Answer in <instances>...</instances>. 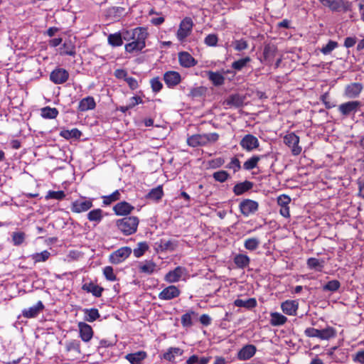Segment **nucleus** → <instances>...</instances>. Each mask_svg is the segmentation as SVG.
I'll return each instance as SVG.
<instances>
[{
	"label": "nucleus",
	"instance_id": "5fc2aeb1",
	"mask_svg": "<svg viewBox=\"0 0 364 364\" xmlns=\"http://www.w3.org/2000/svg\"><path fill=\"white\" fill-rule=\"evenodd\" d=\"M213 178L215 181L223 183L230 178V174L224 170H220L213 173Z\"/></svg>",
	"mask_w": 364,
	"mask_h": 364
},
{
	"label": "nucleus",
	"instance_id": "f704fd0d",
	"mask_svg": "<svg viewBox=\"0 0 364 364\" xmlns=\"http://www.w3.org/2000/svg\"><path fill=\"white\" fill-rule=\"evenodd\" d=\"M84 320L88 322H93L100 318L99 311L95 308L84 309Z\"/></svg>",
	"mask_w": 364,
	"mask_h": 364
},
{
	"label": "nucleus",
	"instance_id": "5701e85b",
	"mask_svg": "<svg viewBox=\"0 0 364 364\" xmlns=\"http://www.w3.org/2000/svg\"><path fill=\"white\" fill-rule=\"evenodd\" d=\"M183 353V350L180 348L171 347L163 353L161 358L171 363H175L176 357L181 356Z\"/></svg>",
	"mask_w": 364,
	"mask_h": 364
},
{
	"label": "nucleus",
	"instance_id": "a18cd8bd",
	"mask_svg": "<svg viewBox=\"0 0 364 364\" xmlns=\"http://www.w3.org/2000/svg\"><path fill=\"white\" fill-rule=\"evenodd\" d=\"M125 8L122 6H112L107 10V14L109 16L113 18H119L124 15Z\"/></svg>",
	"mask_w": 364,
	"mask_h": 364
},
{
	"label": "nucleus",
	"instance_id": "c85d7f7f",
	"mask_svg": "<svg viewBox=\"0 0 364 364\" xmlns=\"http://www.w3.org/2000/svg\"><path fill=\"white\" fill-rule=\"evenodd\" d=\"M82 289L88 293H92L95 297H100L103 291V288L95 284L92 282L85 283Z\"/></svg>",
	"mask_w": 364,
	"mask_h": 364
},
{
	"label": "nucleus",
	"instance_id": "13d9d810",
	"mask_svg": "<svg viewBox=\"0 0 364 364\" xmlns=\"http://www.w3.org/2000/svg\"><path fill=\"white\" fill-rule=\"evenodd\" d=\"M68 352L75 350L78 353H80V343L79 341L73 340L66 343L65 346Z\"/></svg>",
	"mask_w": 364,
	"mask_h": 364
},
{
	"label": "nucleus",
	"instance_id": "6e6d98bb",
	"mask_svg": "<svg viewBox=\"0 0 364 364\" xmlns=\"http://www.w3.org/2000/svg\"><path fill=\"white\" fill-rule=\"evenodd\" d=\"M177 246V243L172 240H161L159 247L164 250H174Z\"/></svg>",
	"mask_w": 364,
	"mask_h": 364
},
{
	"label": "nucleus",
	"instance_id": "c756f323",
	"mask_svg": "<svg viewBox=\"0 0 364 364\" xmlns=\"http://www.w3.org/2000/svg\"><path fill=\"white\" fill-rule=\"evenodd\" d=\"M146 357V353L144 351H138L134 353L126 355L125 358L131 364H140Z\"/></svg>",
	"mask_w": 364,
	"mask_h": 364
},
{
	"label": "nucleus",
	"instance_id": "69168bd1",
	"mask_svg": "<svg viewBox=\"0 0 364 364\" xmlns=\"http://www.w3.org/2000/svg\"><path fill=\"white\" fill-rule=\"evenodd\" d=\"M234 48L237 51H242L248 48V43L243 39L236 40L233 42Z\"/></svg>",
	"mask_w": 364,
	"mask_h": 364
},
{
	"label": "nucleus",
	"instance_id": "c9c22d12",
	"mask_svg": "<svg viewBox=\"0 0 364 364\" xmlns=\"http://www.w3.org/2000/svg\"><path fill=\"white\" fill-rule=\"evenodd\" d=\"M234 262L238 268L244 269L249 266L250 259L247 255L238 254L234 257Z\"/></svg>",
	"mask_w": 364,
	"mask_h": 364
},
{
	"label": "nucleus",
	"instance_id": "e433bc0d",
	"mask_svg": "<svg viewBox=\"0 0 364 364\" xmlns=\"http://www.w3.org/2000/svg\"><path fill=\"white\" fill-rule=\"evenodd\" d=\"M82 132L77 128L72 129L71 130L64 129L60 132V136L65 139L80 138Z\"/></svg>",
	"mask_w": 364,
	"mask_h": 364
},
{
	"label": "nucleus",
	"instance_id": "412c9836",
	"mask_svg": "<svg viewBox=\"0 0 364 364\" xmlns=\"http://www.w3.org/2000/svg\"><path fill=\"white\" fill-rule=\"evenodd\" d=\"M60 54L61 55L75 56L76 54V48L75 42L71 39H67L64 41L60 48Z\"/></svg>",
	"mask_w": 364,
	"mask_h": 364
},
{
	"label": "nucleus",
	"instance_id": "9d476101",
	"mask_svg": "<svg viewBox=\"0 0 364 364\" xmlns=\"http://www.w3.org/2000/svg\"><path fill=\"white\" fill-rule=\"evenodd\" d=\"M92 200L91 199L85 200L84 198L76 200L71 204V210L73 213H80L87 211L92 207Z\"/></svg>",
	"mask_w": 364,
	"mask_h": 364
},
{
	"label": "nucleus",
	"instance_id": "f257e3e1",
	"mask_svg": "<svg viewBox=\"0 0 364 364\" xmlns=\"http://www.w3.org/2000/svg\"><path fill=\"white\" fill-rule=\"evenodd\" d=\"M139 223L136 216H128L117 220L116 226L124 235L128 236L136 232Z\"/></svg>",
	"mask_w": 364,
	"mask_h": 364
},
{
	"label": "nucleus",
	"instance_id": "680f3d73",
	"mask_svg": "<svg viewBox=\"0 0 364 364\" xmlns=\"http://www.w3.org/2000/svg\"><path fill=\"white\" fill-rule=\"evenodd\" d=\"M103 274L105 278L111 282L117 280V277L114 273L113 268L110 266H107L103 269Z\"/></svg>",
	"mask_w": 364,
	"mask_h": 364
},
{
	"label": "nucleus",
	"instance_id": "39448f33",
	"mask_svg": "<svg viewBox=\"0 0 364 364\" xmlns=\"http://www.w3.org/2000/svg\"><path fill=\"white\" fill-rule=\"evenodd\" d=\"M193 26V23L191 18L186 17L181 21L177 31V38L180 41H183L191 34Z\"/></svg>",
	"mask_w": 364,
	"mask_h": 364
},
{
	"label": "nucleus",
	"instance_id": "e2e57ef3",
	"mask_svg": "<svg viewBox=\"0 0 364 364\" xmlns=\"http://www.w3.org/2000/svg\"><path fill=\"white\" fill-rule=\"evenodd\" d=\"M338 46V43L336 41H330L328 43L324 46L321 51L324 55L329 54L333 50H334Z\"/></svg>",
	"mask_w": 364,
	"mask_h": 364
},
{
	"label": "nucleus",
	"instance_id": "aec40b11",
	"mask_svg": "<svg viewBox=\"0 0 364 364\" xmlns=\"http://www.w3.org/2000/svg\"><path fill=\"white\" fill-rule=\"evenodd\" d=\"M281 308L285 314L295 316L299 308V303L295 300H287L282 303Z\"/></svg>",
	"mask_w": 364,
	"mask_h": 364
},
{
	"label": "nucleus",
	"instance_id": "4468645a",
	"mask_svg": "<svg viewBox=\"0 0 364 364\" xmlns=\"http://www.w3.org/2000/svg\"><path fill=\"white\" fill-rule=\"evenodd\" d=\"M78 328L80 338L84 342H89L93 336L92 327L85 322H79Z\"/></svg>",
	"mask_w": 364,
	"mask_h": 364
},
{
	"label": "nucleus",
	"instance_id": "4d7b16f0",
	"mask_svg": "<svg viewBox=\"0 0 364 364\" xmlns=\"http://www.w3.org/2000/svg\"><path fill=\"white\" fill-rule=\"evenodd\" d=\"M65 197V193L63 191H49L46 196V199H56V200H63Z\"/></svg>",
	"mask_w": 364,
	"mask_h": 364
},
{
	"label": "nucleus",
	"instance_id": "8fccbe9b",
	"mask_svg": "<svg viewBox=\"0 0 364 364\" xmlns=\"http://www.w3.org/2000/svg\"><path fill=\"white\" fill-rule=\"evenodd\" d=\"M227 105L239 107L243 104V98L238 94L230 95L226 100Z\"/></svg>",
	"mask_w": 364,
	"mask_h": 364
},
{
	"label": "nucleus",
	"instance_id": "f3484780",
	"mask_svg": "<svg viewBox=\"0 0 364 364\" xmlns=\"http://www.w3.org/2000/svg\"><path fill=\"white\" fill-rule=\"evenodd\" d=\"M186 273V269L182 267H177L173 270L169 271L165 276V280L169 283L177 282Z\"/></svg>",
	"mask_w": 364,
	"mask_h": 364
},
{
	"label": "nucleus",
	"instance_id": "9b49d317",
	"mask_svg": "<svg viewBox=\"0 0 364 364\" xmlns=\"http://www.w3.org/2000/svg\"><path fill=\"white\" fill-rule=\"evenodd\" d=\"M69 77L68 72L64 68H55L50 75V80L55 84H63Z\"/></svg>",
	"mask_w": 364,
	"mask_h": 364
},
{
	"label": "nucleus",
	"instance_id": "3c124183",
	"mask_svg": "<svg viewBox=\"0 0 364 364\" xmlns=\"http://www.w3.org/2000/svg\"><path fill=\"white\" fill-rule=\"evenodd\" d=\"M251 61V58L249 56L239 59L232 63V68L235 70L240 71Z\"/></svg>",
	"mask_w": 364,
	"mask_h": 364
},
{
	"label": "nucleus",
	"instance_id": "20e7f679",
	"mask_svg": "<svg viewBox=\"0 0 364 364\" xmlns=\"http://www.w3.org/2000/svg\"><path fill=\"white\" fill-rule=\"evenodd\" d=\"M363 106L360 101H349L341 104L338 106V111L344 117L354 115Z\"/></svg>",
	"mask_w": 364,
	"mask_h": 364
},
{
	"label": "nucleus",
	"instance_id": "b1692460",
	"mask_svg": "<svg viewBox=\"0 0 364 364\" xmlns=\"http://www.w3.org/2000/svg\"><path fill=\"white\" fill-rule=\"evenodd\" d=\"M134 208L129 203L123 201L117 203L114 206L113 210L117 215H126L130 213L134 210Z\"/></svg>",
	"mask_w": 364,
	"mask_h": 364
},
{
	"label": "nucleus",
	"instance_id": "864d4df0",
	"mask_svg": "<svg viewBox=\"0 0 364 364\" xmlns=\"http://www.w3.org/2000/svg\"><path fill=\"white\" fill-rule=\"evenodd\" d=\"M149 249V245L146 242H141L137 244V247L134 249V255L136 257H141Z\"/></svg>",
	"mask_w": 364,
	"mask_h": 364
},
{
	"label": "nucleus",
	"instance_id": "de8ad7c7",
	"mask_svg": "<svg viewBox=\"0 0 364 364\" xmlns=\"http://www.w3.org/2000/svg\"><path fill=\"white\" fill-rule=\"evenodd\" d=\"M50 256V253L48 250H44L39 253H34L31 255V259L35 263L46 262Z\"/></svg>",
	"mask_w": 364,
	"mask_h": 364
},
{
	"label": "nucleus",
	"instance_id": "7c9ffc66",
	"mask_svg": "<svg viewBox=\"0 0 364 364\" xmlns=\"http://www.w3.org/2000/svg\"><path fill=\"white\" fill-rule=\"evenodd\" d=\"M207 75L215 86H220L225 82V77L219 72L208 71Z\"/></svg>",
	"mask_w": 364,
	"mask_h": 364
},
{
	"label": "nucleus",
	"instance_id": "7ed1b4c3",
	"mask_svg": "<svg viewBox=\"0 0 364 364\" xmlns=\"http://www.w3.org/2000/svg\"><path fill=\"white\" fill-rule=\"evenodd\" d=\"M146 30L140 32L132 41L125 44V51L129 53H139L146 47V39L148 37Z\"/></svg>",
	"mask_w": 364,
	"mask_h": 364
},
{
	"label": "nucleus",
	"instance_id": "37998d69",
	"mask_svg": "<svg viewBox=\"0 0 364 364\" xmlns=\"http://www.w3.org/2000/svg\"><path fill=\"white\" fill-rule=\"evenodd\" d=\"M234 304L238 307H245L247 309H251L257 305V301L255 299L251 298L246 300L237 299L234 301Z\"/></svg>",
	"mask_w": 364,
	"mask_h": 364
},
{
	"label": "nucleus",
	"instance_id": "0eeeda50",
	"mask_svg": "<svg viewBox=\"0 0 364 364\" xmlns=\"http://www.w3.org/2000/svg\"><path fill=\"white\" fill-rule=\"evenodd\" d=\"M284 142L291 149V153L293 155L297 156L301 154L302 149L299 146V137L294 133L291 132L287 134L284 137Z\"/></svg>",
	"mask_w": 364,
	"mask_h": 364
},
{
	"label": "nucleus",
	"instance_id": "0e129e2a",
	"mask_svg": "<svg viewBox=\"0 0 364 364\" xmlns=\"http://www.w3.org/2000/svg\"><path fill=\"white\" fill-rule=\"evenodd\" d=\"M206 89L203 87H196L191 90L189 95L192 97H199L204 95Z\"/></svg>",
	"mask_w": 364,
	"mask_h": 364
},
{
	"label": "nucleus",
	"instance_id": "423d86ee",
	"mask_svg": "<svg viewBox=\"0 0 364 364\" xmlns=\"http://www.w3.org/2000/svg\"><path fill=\"white\" fill-rule=\"evenodd\" d=\"M132 253V249L129 247H122L113 252L109 255V262L112 264H119L124 262Z\"/></svg>",
	"mask_w": 364,
	"mask_h": 364
},
{
	"label": "nucleus",
	"instance_id": "6e6552de",
	"mask_svg": "<svg viewBox=\"0 0 364 364\" xmlns=\"http://www.w3.org/2000/svg\"><path fill=\"white\" fill-rule=\"evenodd\" d=\"M240 145L244 150L250 152L259 147V142L256 136L248 134L242 137L240 141Z\"/></svg>",
	"mask_w": 364,
	"mask_h": 364
},
{
	"label": "nucleus",
	"instance_id": "774afa93",
	"mask_svg": "<svg viewBox=\"0 0 364 364\" xmlns=\"http://www.w3.org/2000/svg\"><path fill=\"white\" fill-rule=\"evenodd\" d=\"M150 82H151V89H152L153 92H159L163 87V85L160 82L159 77H154V78L151 79Z\"/></svg>",
	"mask_w": 364,
	"mask_h": 364
},
{
	"label": "nucleus",
	"instance_id": "79ce46f5",
	"mask_svg": "<svg viewBox=\"0 0 364 364\" xmlns=\"http://www.w3.org/2000/svg\"><path fill=\"white\" fill-rule=\"evenodd\" d=\"M164 195V191L161 186L152 188L146 195V198L153 200H160Z\"/></svg>",
	"mask_w": 364,
	"mask_h": 364
},
{
	"label": "nucleus",
	"instance_id": "2f4dec72",
	"mask_svg": "<svg viewBox=\"0 0 364 364\" xmlns=\"http://www.w3.org/2000/svg\"><path fill=\"white\" fill-rule=\"evenodd\" d=\"M264 157V155H254L248 159L243 164V168L247 171H250L257 167L258 162Z\"/></svg>",
	"mask_w": 364,
	"mask_h": 364
},
{
	"label": "nucleus",
	"instance_id": "58836bf2",
	"mask_svg": "<svg viewBox=\"0 0 364 364\" xmlns=\"http://www.w3.org/2000/svg\"><path fill=\"white\" fill-rule=\"evenodd\" d=\"M306 264L309 268L318 272H321L324 267L323 260H319L318 259L314 257L308 259Z\"/></svg>",
	"mask_w": 364,
	"mask_h": 364
},
{
	"label": "nucleus",
	"instance_id": "bf43d9fd",
	"mask_svg": "<svg viewBox=\"0 0 364 364\" xmlns=\"http://www.w3.org/2000/svg\"><path fill=\"white\" fill-rule=\"evenodd\" d=\"M226 168L232 169L234 173L237 172L241 168L240 160L236 157L232 158L230 162L226 166Z\"/></svg>",
	"mask_w": 364,
	"mask_h": 364
},
{
	"label": "nucleus",
	"instance_id": "cd10ccee",
	"mask_svg": "<svg viewBox=\"0 0 364 364\" xmlns=\"http://www.w3.org/2000/svg\"><path fill=\"white\" fill-rule=\"evenodd\" d=\"M277 48L274 44H267L263 50L264 60L271 63L277 53Z\"/></svg>",
	"mask_w": 364,
	"mask_h": 364
},
{
	"label": "nucleus",
	"instance_id": "a211bd4d",
	"mask_svg": "<svg viewBox=\"0 0 364 364\" xmlns=\"http://www.w3.org/2000/svg\"><path fill=\"white\" fill-rule=\"evenodd\" d=\"M257 351L254 345L249 344L242 347L237 353V358L240 360H247L252 358Z\"/></svg>",
	"mask_w": 364,
	"mask_h": 364
},
{
	"label": "nucleus",
	"instance_id": "f8f14e48",
	"mask_svg": "<svg viewBox=\"0 0 364 364\" xmlns=\"http://www.w3.org/2000/svg\"><path fill=\"white\" fill-rule=\"evenodd\" d=\"M181 291L178 287L173 285L168 286L164 289L159 294V298L161 300H171L178 297Z\"/></svg>",
	"mask_w": 364,
	"mask_h": 364
},
{
	"label": "nucleus",
	"instance_id": "4c0bfd02",
	"mask_svg": "<svg viewBox=\"0 0 364 364\" xmlns=\"http://www.w3.org/2000/svg\"><path fill=\"white\" fill-rule=\"evenodd\" d=\"M336 336V331L331 326H328L320 330L319 339L329 340Z\"/></svg>",
	"mask_w": 364,
	"mask_h": 364
},
{
	"label": "nucleus",
	"instance_id": "052dcab7",
	"mask_svg": "<svg viewBox=\"0 0 364 364\" xmlns=\"http://www.w3.org/2000/svg\"><path fill=\"white\" fill-rule=\"evenodd\" d=\"M120 193L119 191H115L114 193L110 194L109 196L103 197V203L105 205H109L112 202L116 201L119 199Z\"/></svg>",
	"mask_w": 364,
	"mask_h": 364
},
{
	"label": "nucleus",
	"instance_id": "f03ea898",
	"mask_svg": "<svg viewBox=\"0 0 364 364\" xmlns=\"http://www.w3.org/2000/svg\"><path fill=\"white\" fill-rule=\"evenodd\" d=\"M219 139V135L215 133L193 134L187 139V144L191 147L203 146L208 144L216 142Z\"/></svg>",
	"mask_w": 364,
	"mask_h": 364
},
{
	"label": "nucleus",
	"instance_id": "2eb2a0df",
	"mask_svg": "<svg viewBox=\"0 0 364 364\" xmlns=\"http://www.w3.org/2000/svg\"><path fill=\"white\" fill-rule=\"evenodd\" d=\"M44 305L41 301L28 309H24L22 311V315L24 318H31L38 316V315L44 309Z\"/></svg>",
	"mask_w": 364,
	"mask_h": 364
},
{
	"label": "nucleus",
	"instance_id": "603ef678",
	"mask_svg": "<svg viewBox=\"0 0 364 364\" xmlns=\"http://www.w3.org/2000/svg\"><path fill=\"white\" fill-rule=\"evenodd\" d=\"M341 283L336 279L331 280L323 287V291L334 292L338 290Z\"/></svg>",
	"mask_w": 364,
	"mask_h": 364
},
{
	"label": "nucleus",
	"instance_id": "49530a36",
	"mask_svg": "<svg viewBox=\"0 0 364 364\" xmlns=\"http://www.w3.org/2000/svg\"><path fill=\"white\" fill-rule=\"evenodd\" d=\"M108 43L113 47L121 46L123 44L120 32L109 34L107 38Z\"/></svg>",
	"mask_w": 364,
	"mask_h": 364
},
{
	"label": "nucleus",
	"instance_id": "473e14b6",
	"mask_svg": "<svg viewBox=\"0 0 364 364\" xmlns=\"http://www.w3.org/2000/svg\"><path fill=\"white\" fill-rule=\"evenodd\" d=\"M269 323L272 326H279L284 325L287 321V318L278 312L270 314Z\"/></svg>",
	"mask_w": 364,
	"mask_h": 364
},
{
	"label": "nucleus",
	"instance_id": "1a4fd4ad",
	"mask_svg": "<svg viewBox=\"0 0 364 364\" xmlns=\"http://www.w3.org/2000/svg\"><path fill=\"white\" fill-rule=\"evenodd\" d=\"M239 208L241 213L247 217L257 211L259 204L257 201L250 199H245L241 201Z\"/></svg>",
	"mask_w": 364,
	"mask_h": 364
},
{
	"label": "nucleus",
	"instance_id": "ea45409f",
	"mask_svg": "<svg viewBox=\"0 0 364 364\" xmlns=\"http://www.w3.org/2000/svg\"><path fill=\"white\" fill-rule=\"evenodd\" d=\"M26 235L21 231L14 232L11 234V241L14 246H20L26 240Z\"/></svg>",
	"mask_w": 364,
	"mask_h": 364
},
{
	"label": "nucleus",
	"instance_id": "ddd939ff",
	"mask_svg": "<svg viewBox=\"0 0 364 364\" xmlns=\"http://www.w3.org/2000/svg\"><path fill=\"white\" fill-rule=\"evenodd\" d=\"M164 80L168 87H173L181 82V77L176 71H167L164 75Z\"/></svg>",
	"mask_w": 364,
	"mask_h": 364
},
{
	"label": "nucleus",
	"instance_id": "6ab92c4d",
	"mask_svg": "<svg viewBox=\"0 0 364 364\" xmlns=\"http://www.w3.org/2000/svg\"><path fill=\"white\" fill-rule=\"evenodd\" d=\"M363 89V86L359 82H353L348 85L345 89V95L348 98L357 97Z\"/></svg>",
	"mask_w": 364,
	"mask_h": 364
},
{
	"label": "nucleus",
	"instance_id": "4be33fe9",
	"mask_svg": "<svg viewBox=\"0 0 364 364\" xmlns=\"http://www.w3.org/2000/svg\"><path fill=\"white\" fill-rule=\"evenodd\" d=\"M198 314L193 310H188L181 318V324L184 328H189L193 325V321L198 320Z\"/></svg>",
	"mask_w": 364,
	"mask_h": 364
},
{
	"label": "nucleus",
	"instance_id": "bb28decb",
	"mask_svg": "<svg viewBox=\"0 0 364 364\" xmlns=\"http://www.w3.org/2000/svg\"><path fill=\"white\" fill-rule=\"evenodd\" d=\"M253 187V183L249 181L238 183L233 187V193L236 196H240L248 191Z\"/></svg>",
	"mask_w": 364,
	"mask_h": 364
},
{
	"label": "nucleus",
	"instance_id": "09e8293b",
	"mask_svg": "<svg viewBox=\"0 0 364 364\" xmlns=\"http://www.w3.org/2000/svg\"><path fill=\"white\" fill-rule=\"evenodd\" d=\"M259 244L260 241L258 238L251 237L245 240L244 247L248 250L254 251L258 248Z\"/></svg>",
	"mask_w": 364,
	"mask_h": 364
},
{
	"label": "nucleus",
	"instance_id": "338daca9",
	"mask_svg": "<svg viewBox=\"0 0 364 364\" xmlns=\"http://www.w3.org/2000/svg\"><path fill=\"white\" fill-rule=\"evenodd\" d=\"M304 334L306 337L319 338L320 329L309 327L305 329Z\"/></svg>",
	"mask_w": 364,
	"mask_h": 364
},
{
	"label": "nucleus",
	"instance_id": "dca6fc26",
	"mask_svg": "<svg viewBox=\"0 0 364 364\" xmlns=\"http://www.w3.org/2000/svg\"><path fill=\"white\" fill-rule=\"evenodd\" d=\"M178 61L183 68H191L197 64V60L188 52L182 51L178 53Z\"/></svg>",
	"mask_w": 364,
	"mask_h": 364
},
{
	"label": "nucleus",
	"instance_id": "c03bdc74",
	"mask_svg": "<svg viewBox=\"0 0 364 364\" xmlns=\"http://www.w3.org/2000/svg\"><path fill=\"white\" fill-rule=\"evenodd\" d=\"M103 211L100 208H97L90 211L87 213V219L91 222L99 223L103 218Z\"/></svg>",
	"mask_w": 364,
	"mask_h": 364
},
{
	"label": "nucleus",
	"instance_id": "72a5a7b5",
	"mask_svg": "<svg viewBox=\"0 0 364 364\" xmlns=\"http://www.w3.org/2000/svg\"><path fill=\"white\" fill-rule=\"evenodd\" d=\"M156 264L151 260H146L140 262L139 265V272L147 274H152L156 269Z\"/></svg>",
	"mask_w": 364,
	"mask_h": 364
},
{
	"label": "nucleus",
	"instance_id": "a878e982",
	"mask_svg": "<svg viewBox=\"0 0 364 364\" xmlns=\"http://www.w3.org/2000/svg\"><path fill=\"white\" fill-rule=\"evenodd\" d=\"M96 106L95 101L92 97H86L79 102L78 109L81 112H85L95 109Z\"/></svg>",
	"mask_w": 364,
	"mask_h": 364
},
{
	"label": "nucleus",
	"instance_id": "a19ab883",
	"mask_svg": "<svg viewBox=\"0 0 364 364\" xmlns=\"http://www.w3.org/2000/svg\"><path fill=\"white\" fill-rule=\"evenodd\" d=\"M41 114L45 119H55L58 114V110L55 107H46L41 109Z\"/></svg>",
	"mask_w": 364,
	"mask_h": 364
},
{
	"label": "nucleus",
	"instance_id": "393cba45",
	"mask_svg": "<svg viewBox=\"0 0 364 364\" xmlns=\"http://www.w3.org/2000/svg\"><path fill=\"white\" fill-rule=\"evenodd\" d=\"M146 30L145 28L143 27H137L134 29L132 30H123L122 32H120V36L122 37V41L123 40L129 41L133 40L136 36H137V34H139L140 32L144 31Z\"/></svg>",
	"mask_w": 364,
	"mask_h": 364
}]
</instances>
